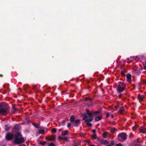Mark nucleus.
<instances>
[{"mask_svg":"<svg viewBox=\"0 0 146 146\" xmlns=\"http://www.w3.org/2000/svg\"><path fill=\"white\" fill-rule=\"evenodd\" d=\"M24 140V138L22 137L21 134L19 133H17L14 137V143L18 144L23 142Z\"/></svg>","mask_w":146,"mask_h":146,"instance_id":"obj_1","label":"nucleus"},{"mask_svg":"<svg viewBox=\"0 0 146 146\" xmlns=\"http://www.w3.org/2000/svg\"><path fill=\"white\" fill-rule=\"evenodd\" d=\"M9 107L4 108L3 104L0 103V114L3 115H5L8 113L9 111Z\"/></svg>","mask_w":146,"mask_h":146,"instance_id":"obj_2","label":"nucleus"},{"mask_svg":"<svg viewBox=\"0 0 146 146\" xmlns=\"http://www.w3.org/2000/svg\"><path fill=\"white\" fill-rule=\"evenodd\" d=\"M125 84L121 82H119L118 84L117 91L119 92H121L124 90L125 88Z\"/></svg>","mask_w":146,"mask_h":146,"instance_id":"obj_3","label":"nucleus"},{"mask_svg":"<svg viewBox=\"0 0 146 146\" xmlns=\"http://www.w3.org/2000/svg\"><path fill=\"white\" fill-rule=\"evenodd\" d=\"M118 139L120 141H123L127 138V135L125 133H122L119 134L118 137Z\"/></svg>","mask_w":146,"mask_h":146,"instance_id":"obj_4","label":"nucleus"},{"mask_svg":"<svg viewBox=\"0 0 146 146\" xmlns=\"http://www.w3.org/2000/svg\"><path fill=\"white\" fill-rule=\"evenodd\" d=\"M86 113L89 116V117H92V115H96L97 114L99 113L100 112L98 111H91V112H90L88 109H86Z\"/></svg>","mask_w":146,"mask_h":146,"instance_id":"obj_5","label":"nucleus"},{"mask_svg":"<svg viewBox=\"0 0 146 146\" xmlns=\"http://www.w3.org/2000/svg\"><path fill=\"white\" fill-rule=\"evenodd\" d=\"M93 119L92 117H89V119H86L85 120V122L86 123V124L88 125L91 126H92V124L89 123V122L92 121Z\"/></svg>","mask_w":146,"mask_h":146,"instance_id":"obj_6","label":"nucleus"},{"mask_svg":"<svg viewBox=\"0 0 146 146\" xmlns=\"http://www.w3.org/2000/svg\"><path fill=\"white\" fill-rule=\"evenodd\" d=\"M13 134L8 133L7 134L6 137L7 140H11L13 138Z\"/></svg>","mask_w":146,"mask_h":146,"instance_id":"obj_7","label":"nucleus"},{"mask_svg":"<svg viewBox=\"0 0 146 146\" xmlns=\"http://www.w3.org/2000/svg\"><path fill=\"white\" fill-rule=\"evenodd\" d=\"M140 132L143 133H144L146 132V128L145 127H141L139 128Z\"/></svg>","mask_w":146,"mask_h":146,"instance_id":"obj_8","label":"nucleus"},{"mask_svg":"<svg viewBox=\"0 0 146 146\" xmlns=\"http://www.w3.org/2000/svg\"><path fill=\"white\" fill-rule=\"evenodd\" d=\"M138 98L140 101H142L144 99V97L143 95H138Z\"/></svg>","mask_w":146,"mask_h":146,"instance_id":"obj_9","label":"nucleus"},{"mask_svg":"<svg viewBox=\"0 0 146 146\" xmlns=\"http://www.w3.org/2000/svg\"><path fill=\"white\" fill-rule=\"evenodd\" d=\"M131 76L130 74H127V81L130 82L131 81Z\"/></svg>","mask_w":146,"mask_h":146,"instance_id":"obj_10","label":"nucleus"},{"mask_svg":"<svg viewBox=\"0 0 146 146\" xmlns=\"http://www.w3.org/2000/svg\"><path fill=\"white\" fill-rule=\"evenodd\" d=\"M109 135V133L107 132H105L103 134V136L104 138H106Z\"/></svg>","mask_w":146,"mask_h":146,"instance_id":"obj_11","label":"nucleus"},{"mask_svg":"<svg viewBox=\"0 0 146 146\" xmlns=\"http://www.w3.org/2000/svg\"><path fill=\"white\" fill-rule=\"evenodd\" d=\"M102 118V116H99L96 117L95 119V120L96 121H98L100 120Z\"/></svg>","mask_w":146,"mask_h":146,"instance_id":"obj_12","label":"nucleus"},{"mask_svg":"<svg viewBox=\"0 0 146 146\" xmlns=\"http://www.w3.org/2000/svg\"><path fill=\"white\" fill-rule=\"evenodd\" d=\"M19 128V126L17 125H15L13 129V131H15V130H18Z\"/></svg>","mask_w":146,"mask_h":146,"instance_id":"obj_13","label":"nucleus"},{"mask_svg":"<svg viewBox=\"0 0 146 146\" xmlns=\"http://www.w3.org/2000/svg\"><path fill=\"white\" fill-rule=\"evenodd\" d=\"M123 108H119V113L120 114H122L123 113Z\"/></svg>","mask_w":146,"mask_h":146,"instance_id":"obj_14","label":"nucleus"},{"mask_svg":"<svg viewBox=\"0 0 146 146\" xmlns=\"http://www.w3.org/2000/svg\"><path fill=\"white\" fill-rule=\"evenodd\" d=\"M79 120L77 119L76 120L74 121L75 124V125L76 126H78L79 124Z\"/></svg>","mask_w":146,"mask_h":146,"instance_id":"obj_15","label":"nucleus"},{"mask_svg":"<svg viewBox=\"0 0 146 146\" xmlns=\"http://www.w3.org/2000/svg\"><path fill=\"white\" fill-rule=\"evenodd\" d=\"M39 134H43L44 133V131L43 129H40L38 130Z\"/></svg>","mask_w":146,"mask_h":146,"instance_id":"obj_16","label":"nucleus"},{"mask_svg":"<svg viewBox=\"0 0 146 146\" xmlns=\"http://www.w3.org/2000/svg\"><path fill=\"white\" fill-rule=\"evenodd\" d=\"M108 142L106 140L102 141L101 142V143L102 144H108Z\"/></svg>","mask_w":146,"mask_h":146,"instance_id":"obj_17","label":"nucleus"},{"mask_svg":"<svg viewBox=\"0 0 146 146\" xmlns=\"http://www.w3.org/2000/svg\"><path fill=\"white\" fill-rule=\"evenodd\" d=\"M68 132L67 131H64L62 133V135H68Z\"/></svg>","mask_w":146,"mask_h":146,"instance_id":"obj_18","label":"nucleus"},{"mask_svg":"<svg viewBox=\"0 0 146 146\" xmlns=\"http://www.w3.org/2000/svg\"><path fill=\"white\" fill-rule=\"evenodd\" d=\"M55 139V137L54 136H51L49 138V140H54Z\"/></svg>","mask_w":146,"mask_h":146,"instance_id":"obj_19","label":"nucleus"},{"mask_svg":"<svg viewBox=\"0 0 146 146\" xmlns=\"http://www.w3.org/2000/svg\"><path fill=\"white\" fill-rule=\"evenodd\" d=\"M82 116L83 117V120H84L86 119L87 117V116L86 115V114L84 113L82 114Z\"/></svg>","mask_w":146,"mask_h":146,"instance_id":"obj_20","label":"nucleus"},{"mask_svg":"<svg viewBox=\"0 0 146 146\" xmlns=\"http://www.w3.org/2000/svg\"><path fill=\"white\" fill-rule=\"evenodd\" d=\"M70 121L71 122H74V118L73 116H71L70 118Z\"/></svg>","mask_w":146,"mask_h":146,"instance_id":"obj_21","label":"nucleus"},{"mask_svg":"<svg viewBox=\"0 0 146 146\" xmlns=\"http://www.w3.org/2000/svg\"><path fill=\"white\" fill-rule=\"evenodd\" d=\"M116 131V129L114 128H111L110 130V132L111 133H113Z\"/></svg>","mask_w":146,"mask_h":146,"instance_id":"obj_22","label":"nucleus"},{"mask_svg":"<svg viewBox=\"0 0 146 146\" xmlns=\"http://www.w3.org/2000/svg\"><path fill=\"white\" fill-rule=\"evenodd\" d=\"M96 135L95 133H94L92 135V137L93 139H96Z\"/></svg>","mask_w":146,"mask_h":146,"instance_id":"obj_23","label":"nucleus"},{"mask_svg":"<svg viewBox=\"0 0 146 146\" xmlns=\"http://www.w3.org/2000/svg\"><path fill=\"white\" fill-rule=\"evenodd\" d=\"M137 129V126L136 125L133 127V129L134 131H135V129Z\"/></svg>","mask_w":146,"mask_h":146,"instance_id":"obj_24","label":"nucleus"},{"mask_svg":"<svg viewBox=\"0 0 146 146\" xmlns=\"http://www.w3.org/2000/svg\"><path fill=\"white\" fill-rule=\"evenodd\" d=\"M46 143V142L45 141H40V144L42 145H44Z\"/></svg>","mask_w":146,"mask_h":146,"instance_id":"obj_25","label":"nucleus"},{"mask_svg":"<svg viewBox=\"0 0 146 146\" xmlns=\"http://www.w3.org/2000/svg\"><path fill=\"white\" fill-rule=\"evenodd\" d=\"M16 109L15 107H13L12 110V111L14 113L16 111Z\"/></svg>","mask_w":146,"mask_h":146,"instance_id":"obj_26","label":"nucleus"},{"mask_svg":"<svg viewBox=\"0 0 146 146\" xmlns=\"http://www.w3.org/2000/svg\"><path fill=\"white\" fill-rule=\"evenodd\" d=\"M5 129L6 130H7V131L9 130V127L7 125H5Z\"/></svg>","mask_w":146,"mask_h":146,"instance_id":"obj_27","label":"nucleus"},{"mask_svg":"<svg viewBox=\"0 0 146 146\" xmlns=\"http://www.w3.org/2000/svg\"><path fill=\"white\" fill-rule=\"evenodd\" d=\"M56 129L54 128L52 129V132H53V133H55L56 132Z\"/></svg>","mask_w":146,"mask_h":146,"instance_id":"obj_28","label":"nucleus"},{"mask_svg":"<svg viewBox=\"0 0 146 146\" xmlns=\"http://www.w3.org/2000/svg\"><path fill=\"white\" fill-rule=\"evenodd\" d=\"M48 146H55V145L53 143H50L49 144Z\"/></svg>","mask_w":146,"mask_h":146,"instance_id":"obj_29","label":"nucleus"},{"mask_svg":"<svg viewBox=\"0 0 146 146\" xmlns=\"http://www.w3.org/2000/svg\"><path fill=\"white\" fill-rule=\"evenodd\" d=\"M115 146H122V145L121 143H118L116 144Z\"/></svg>","mask_w":146,"mask_h":146,"instance_id":"obj_30","label":"nucleus"},{"mask_svg":"<svg viewBox=\"0 0 146 146\" xmlns=\"http://www.w3.org/2000/svg\"><path fill=\"white\" fill-rule=\"evenodd\" d=\"M85 100L86 101L90 100V99L89 98H85Z\"/></svg>","mask_w":146,"mask_h":146,"instance_id":"obj_31","label":"nucleus"},{"mask_svg":"<svg viewBox=\"0 0 146 146\" xmlns=\"http://www.w3.org/2000/svg\"><path fill=\"white\" fill-rule=\"evenodd\" d=\"M70 125H71L70 123H68V124L67 126L68 127H69L70 126Z\"/></svg>","mask_w":146,"mask_h":146,"instance_id":"obj_32","label":"nucleus"},{"mask_svg":"<svg viewBox=\"0 0 146 146\" xmlns=\"http://www.w3.org/2000/svg\"><path fill=\"white\" fill-rule=\"evenodd\" d=\"M144 68L145 70H146V65H144Z\"/></svg>","mask_w":146,"mask_h":146,"instance_id":"obj_33","label":"nucleus"},{"mask_svg":"<svg viewBox=\"0 0 146 146\" xmlns=\"http://www.w3.org/2000/svg\"><path fill=\"white\" fill-rule=\"evenodd\" d=\"M94 133H95L96 132V130L95 129H94L92 131Z\"/></svg>","mask_w":146,"mask_h":146,"instance_id":"obj_34","label":"nucleus"},{"mask_svg":"<svg viewBox=\"0 0 146 146\" xmlns=\"http://www.w3.org/2000/svg\"><path fill=\"white\" fill-rule=\"evenodd\" d=\"M19 146H26L24 144H21V145H19Z\"/></svg>","mask_w":146,"mask_h":146,"instance_id":"obj_35","label":"nucleus"},{"mask_svg":"<svg viewBox=\"0 0 146 146\" xmlns=\"http://www.w3.org/2000/svg\"><path fill=\"white\" fill-rule=\"evenodd\" d=\"M110 115L108 113H107L106 114V117H109V116Z\"/></svg>","mask_w":146,"mask_h":146,"instance_id":"obj_36","label":"nucleus"},{"mask_svg":"<svg viewBox=\"0 0 146 146\" xmlns=\"http://www.w3.org/2000/svg\"><path fill=\"white\" fill-rule=\"evenodd\" d=\"M36 127H37V125L36 124H35L34 125H33Z\"/></svg>","mask_w":146,"mask_h":146,"instance_id":"obj_37","label":"nucleus"},{"mask_svg":"<svg viewBox=\"0 0 146 146\" xmlns=\"http://www.w3.org/2000/svg\"><path fill=\"white\" fill-rule=\"evenodd\" d=\"M117 107H116V106H115V109H114V110H113V111H114V110H115V109H117Z\"/></svg>","mask_w":146,"mask_h":146,"instance_id":"obj_38","label":"nucleus"},{"mask_svg":"<svg viewBox=\"0 0 146 146\" xmlns=\"http://www.w3.org/2000/svg\"><path fill=\"white\" fill-rule=\"evenodd\" d=\"M58 138L59 139H62V138L60 137H59Z\"/></svg>","mask_w":146,"mask_h":146,"instance_id":"obj_39","label":"nucleus"},{"mask_svg":"<svg viewBox=\"0 0 146 146\" xmlns=\"http://www.w3.org/2000/svg\"><path fill=\"white\" fill-rule=\"evenodd\" d=\"M111 117L112 118H113V115H111Z\"/></svg>","mask_w":146,"mask_h":146,"instance_id":"obj_40","label":"nucleus"},{"mask_svg":"<svg viewBox=\"0 0 146 146\" xmlns=\"http://www.w3.org/2000/svg\"><path fill=\"white\" fill-rule=\"evenodd\" d=\"M107 146H112L111 145H107Z\"/></svg>","mask_w":146,"mask_h":146,"instance_id":"obj_41","label":"nucleus"},{"mask_svg":"<svg viewBox=\"0 0 146 146\" xmlns=\"http://www.w3.org/2000/svg\"><path fill=\"white\" fill-rule=\"evenodd\" d=\"M90 146H94V145H90Z\"/></svg>","mask_w":146,"mask_h":146,"instance_id":"obj_42","label":"nucleus"},{"mask_svg":"<svg viewBox=\"0 0 146 146\" xmlns=\"http://www.w3.org/2000/svg\"><path fill=\"white\" fill-rule=\"evenodd\" d=\"M87 141H88V143H89V141H89V140H87Z\"/></svg>","mask_w":146,"mask_h":146,"instance_id":"obj_43","label":"nucleus"},{"mask_svg":"<svg viewBox=\"0 0 146 146\" xmlns=\"http://www.w3.org/2000/svg\"><path fill=\"white\" fill-rule=\"evenodd\" d=\"M64 139H66L67 138L65 137V138H64Z\"/></svg>","mask_w":146,"mask_h":146,"instance_id":"obj_44","label":"nucleus"},{"mask_svg":"<svg viewBox=\"0 0 146 146\" xmlns=\"http://www.w3.org/2000/svg\"><path fill=\"white\" fill-rule=\"evenodd\" d=\"M145 84H146V81H145Z\"/></svg>","mask_w":146,"mask_h":146,"instance_id":"obj_45","label":"nucleus"}]
</instances>
